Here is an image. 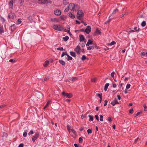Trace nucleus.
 I'll list each match as a JSON object with an SVG mask.
<instances>
[{"label":"nucleus","instance_id":"nucleus-1","mask_svg":"<svg viewBox=\"0 0 147 147\" xmlns=\"http://www.w3.org/2000/svg\"><path fill=\"white\" fill-rule=\"evenodd\" d=\"M53 28L56 30L59 31H61L63 30V27L59 25H55L53 26Z\"/></svg>","mask_w":147,"mask_h":147},{"label":"nucleus","instance_id":"nucleus-2","mask_svg":"<svg viewBox=\"0 0 147 147\" xmlns=\"http://www.w3.org/2000/svg\"><path fill=\"white\" fill-rule=\"evenodd\" d=\"M35 3L38 4H47L49 2V0H34Z\"/></svg>","mask_w":147,"mask_h":147},{"label":"nucleus","instance_id":"nucleus-3","mask_svg":"<svg viewBox=\"0 0 147 147\" xmlns=\"http://www.w3.org/2000/svg\"><path fill=\"white\" fill-rule=\"evenodd\" d=\"M83 16L84 13L81 10H79L77 13V18L79 20H81Z\"/></svg>","mask_w":147,"mask_h":147},{"label":"nucleus","instance_id":"nucleus-4","mask_svg":"<svg viewBox=\"0 0 147 147\" xmlns=\"http://www.w3.org/2000/svg\"><path fill=\"white\" fill-rule=\"evenodd\" d=\"M76 6L78 7V5H75L74 3H71L69 4L68 7L70 10L74 11V9H75L76 8Z\"/></svg>","mask_w":147,"mask_h":147},{"label":"nucleus","instance_id":"nucleus-5","mask_svg":"<svg viewBox=\"0 0 147 147\" xmlns=\"http://www.w3.org/2000/svg\"><path fill=\"white\" fill-rule=\"evenodd\" d=\"M39 136V134L38 132L35 133V135L32 138V140L33 142H34L35 140Z\"/></svg>","mask_w":147,"mask_h":147},{"label":"nucleus","instance_id":"nucleus-6","mask_svg":"<svg viewBox=\"0 0 147 147\" xmlns=\"http://www.w3.org/2000/svg\"><path fill=\"white\" fill-rule=\"evenodd\" d=\"M62 94L68 98H71L72 96V95L71 94L66 93L64 92H63Z\"/></svg>","mask_w":147,"mask_h":147},{"label":"nucleus","instance_id":"nucleus-7","mask_svg":"<svg viewBox=\"0 0 147 147\" xmlns=\"http://www.w3.org/2000/svg\"><path fill=\"white\" fill-rule=\"evenodd\" d=\"M91 28L90 27L88 26H87L86 29L85 30V32L87 34H88L91 31Z\"/></svg>","mask_w":147,"mask_h":147},{"label":"nucleus","instance_id":"nucleus-8","mask_svg":"<svg viewBox=\"0 0 147 147\" xmlns=\"http://www.w3.org/2000/svg\"><path fill=\"white\" fill-rule=\"evenodd\" d=\"M141 55L142 57L146 58L147 57V52H142L141 53Z\"/></svg>","mask_w":147,"mask_h":147},{"label":"nucleus","instance_id":"nucleus-9","mask_svg":"<svg viewBox=\"0 0 147 147\" xmlns=\"http://www.w3.org/2000/svg\"><path fill=\"white\" fill-rule=\"evenodd\" d=\"M80 46H78L74 50L78 54H79L80 53Z\"/></svg>","mask_w":147,"mask_h":147},{"label":"nucleus","instance_id":"nucleus-10","mask_svg":"<svg viewBox=\"0 0 147 147\" xmlns=\"http://www.w3.org/2000/svg\"><path fill=\"white\" fill-rule=\"evenodd\" d=\"M119 102L117 100L116 98H115V100L111 102V104L113 106L117 104H119Z\"/></svg>","mask_w":147,"mask_h":147},{"label":"nucleus","instance_id":"nucleus-11","mask_svg":"<svg viewBox=\"0 0 147 147\" xmlns=\"http://www.w3.org/2000/svg\"><path fill=\"white\" fill-rule=\"evenodd\" d=\"M61 11L60 10H56L54 11L55 14L57 16H59L61 14Z\"/></svg>","mask_w":147,"mask_h":147},{"label":"nucleus","instance_id":"nucleus-12","mask_svg":"<svg viewBox=\"0 0 147 147\" xmlns=\"http://www.w3.org/2000/svg\"><path fill=\"white\" fill-rule=\"evenodd\" d=\"M15 16V15L14 13H10L8 15V17L10 18L13 19Z\"/></svg>","mask_w":147,"mask_h":147},{"label":"nucleus","instance_id":"nucleus-13","mask_svg":"<svg viewBox=\"0 0 147 147\" xmlns=\"http://www.w3.org/2000/svg\"><path fill=\"white\" fill-rule=\"evenodd\" d=\"M79 37L80 38V41H83L85 39V38L83 35H80L79 36Z\"/></svg>","mask_w":147,"mask_h":147},{"label":"nucleus","instance_id":"nucleus-14","mask_svg":"<svg viewBox=\"0 0 147 147\" xmlns=\"http://www.w3.org/2000/svg\"><path fill=\"white\" fill-rule=\"evenodd\" d=\"M34 14L32 16H30L28 18V20L31 21L33 20V17L34 16Z\"/></svg>","mask_w":147,"mask_h":147},{"label":"nucleus","instance_id":"nucleus-15","mask_svg":"<svg viewBox=\"0 0 147 147\" xmlns=\"http://www.w3.org/2000/svg\"><path fill=\"white\" fill-rule=\"evenodd\" d=\"M68 16L70 18L72 19H74L75 18V16L71 13H69Z\"/></svg>","mask_w":147,"mask_h":147},{"label":"nucleus","instance_id":"nucleus-16","mask_svg":"<svg viewBox=\"0 0 147 147\" xmlns=\"http://www.w3.org/2000/svg\"><path fill=\"white\" fill-rule=\"evenodd\" d=\"M92 41L90 40H88V42L86 45L87 46H88L90 45H92Z\"/></svg>","mask_w":147,"mask_h":147},{"label":"nucleus","instance_id":"nucleus-17","mask_svg":"<svg viewBox=\"0 0 147 147\" xmlns=\"http://www.w3.org/2000/svg\"><path fill=\"white\" fill-rule=\"evenodd\" d=\"M13 1L12 0H11L9 2V5L11 9H12L13 8Z\"/></svg>","mask_w":147,"mask_h":147},{"label":"nucleus","instance_id":"nucleus-18","mask_svg":"<svg viewBox=\"0 0 147 147\" xmlns=\"http://www.w3.org/2000/svg\"><path fill=\"white\" fill-rule=\"evenodd\" d=\"M109 84L108 83H107L105 85L104 87V90L106 91L108 88V87L109 86Z\"/></svg>","mask_w":147,"mask_h":147},{"label":"nucleus","instance_id":"nucleus-19","mask_svg":"<svg viewBox=\"0 0 147 147\" xmlns=\"http://www.w3.org/2000/svg\"><path fill=\"white\" fill-rule=\"evenodd\" d=\"M98 92V91H96V94L100 98V99H102V94L101 93V94L97 93V92Z\"/></svg>","mask_w":147,"mask_h":147},{"label":"nucleus","instance_id":"nucleus-20","mask_svg":"<svg viewBox=\"0 0 147 147\" xmlns=\"http://www.w3.org/2000/svg\"><path fill=\"white\" fill-rule=\"evenodd\" d=\"M70 55L74 57H76V55L75 53L72 51H70Z\"/></svg>","mask_w":147,"mask_h":147},{"label":"nucleus","instance_id":"nucleus-21","mask_svg":"<svg viewBox=\"0 0 147 147\" xmlns=\"http://www.w3.org/2000/svg\"><path fill=\"white\" fill-rule=\"evenodd\" d=\"M11 30L12 31H13L16 28L15 25L13 24L11 26Z\"/></svg>","mask_w":147,"mask_h":147},{"label":"nucleus","instance_id":"nucleus-22","mask_svg":"<svg viewBox=\"0 0 147 147\" xmlns=\"http://www.w3.org/2000/svg\"><path fill=\"white\" fill-rule=\"evenodd\" d=\"M67 60L69 61V60H71L72 59V58L69 55L67 54Z\"/></svg>","mask_w":147,"mask_h":147},{"label":"nucleus","instance_id":"nucleus-23","mask_svg":"<svg viewBox=\"0 0 147 147\" xmlns=\"http://www.w3.org/2000/svg\"><path fill=\"white\" fill-rule=\"evenodd\" d=\"M49 61H47L45 62V63H44L43 65L44 67H47L49 64Z\"/></svg>","mask_w":147,"mask_h":147},{"label":"nucleus","instance_id":"nucleus-24","mask_svg":"<svg viewBox=\"0 0 147 147\" xmlns=\"http://www.w3.org/2000/svg\"><path fill=\"white\" fill-rule=\"evenodd\" d=\"M36 96L38 98H40L41 97H42V94L40 93H38L37 94Z\"/></svg>","mask_w":147,"mask_h":147},{"label":"nucleus","instance_id":"nucleus-25","mask_svg":"<svg viewBox=\"0 0 147 147\" xmlns=\"http://www.w3.org/2000/svg\"><path fill=\"white\" fill-rule=\"evenodd\" d=\"M63 39L65 41H66L69 39V37L68 36H66L65 37L63 38Z\"/></svg>","mask_w":147,"mask_h":147},{"label":"nucleus","instance_id":"nucleus-26","mask_svg":"<svg viewBox=\"0 0 147 147\" xmlns=\"http://www.w3.org/2000/svg\"><path fill=\"white\" fill-rule=\"evenodd\" d=\"M59 63L63 65H65V62L62 60H59Z\"/></svg>","mask_w":147,"mask_h":147},{"label":"nucleus","instance_id":"nucleus-27","mask_svg":"<svg viewBox=\"0 0 147 147\" xmlns=\"http://www.w3.org/2000/svg\"><path fill=\"white\" fill-rule=\"evenodd\" d=\"M63 3L65 5L68 4V0H63Z\"/></svg>","mask_w":147,"mask_h":147},{"label":"nucleus","instance_id":"nucleus-28","mask_svg":"<svg viewBox=\"0 0 147 147\" xmlns=\"http://www.w3.org/2000/svg\"><path fill=\"white\" fill-rule=\"evenodd\" d=\"M88 117L90 118V119L89 120V121H92L93 120V117L91 115H89Z\"/></svg>","mask_w":147,"mask_h":147},{"label":"nucleus","instance_id":"nucleus-29","mask_svg":"<svg viewBox=\"0 0 147 147\" xmlns=\"http://www.w3.org/2000/svg\"><path fill=\"white\" fill-rule=\"evenodd\" d=\"M50 102L51 101L50 100H49L47 103L46 105H45V106L44 107V109H45L46 108H47L48 106V105L50 104Z\"/></svg>","mask_w":147,"mask_h":147},{"label":"nucleus","instance_id":"nucleus-30","mask_svg":"<svg viewBox=\"0 0 147 147\" xmlns=\"http://www.w3.org/2000/svg\"><path fill=\"white\" fill-rule=\"evenodd\" d=\"M71 79V80L72 81H74L78 79V78L76 77H72V78H70L69 80Z\"/></svg>","mask_w":147,"mask_h":147},{"label":"nucleus","instance_id":"nucleus-31","mask_svg":"<svg viewBox=\"0 0 147 147\" xmlns=\"http://www.w3.org/2000/svg\"><path fill=\"white\" fill-rule=\"evenodd\" d=\"M146 23L145 21H143L141 24V25L142 27H144L146 26Z\"/></svg>","mask_w":147,"mask_h":147},{"label":"nucleus","instance_id":"nucleus-32","mask_svg":"<svg viewBox=\"0 0 147 147\" xmlns=\"http://www.w3.org/2000/svg\"><path fill=\"white\" fill-rule=\"evenodd\" d=\"M22 22V19H19L17 21V24H19Z\"/></svg>","mask_w":147,"mask_h":147},{"label":"nucleus","instance_id":"nucleus-33","mask_svg":"<svg viewBox=\"0 0 147 147\" xmlns=\"http://www.w3.org/2000/svg\"><path fill=\"white\" fill-rule=\"evenodd\" d=\"M15 61L16 60L13 59H11L9 60V62L11 63H14L15 62Z\"/></svg>","mask_w":147,"mask_h":147},{"label":"nucleus","instance_id":"nucleus-34","mask_svg":"<svg viewBox=\"0 0 147 147\" xmlns=\"http://www.w3.org/2000/svg\"><path fill=\"white\" fill-rule=\"evenodd\" d=\"M67 53L66 52H63L62 53V54H61V57H63L65 55H67Z\"/></svg>","mask_w":147,"mask_h":147},{"label":"nucleus","instance_id":"nucleus-35","mask_svg":"<svg viewBox=\"0 0 147 147\" xmlns=\"http://www.w3.org/2000/svg\"><path fill=\"white\" fill-rule=\"evenodd\" d=\"M87 132L88 134H91L92 133V130L89 129L87 130Z\"/></svg>","mask_w":147,"mask_h":147},{"label":"nucleus","instance_id":"nucleus-36","mask_svg":"<svg viewBox=\"0 0 147 147\" xmlns=\"http://www.w3.org/2000/svg\"><path fill=\"white\" fill-rule=\"evenodd\" d=\"M143 107H144V110L145 111H146L147 110V107L146 104H144L143 105Z\"/></svg>","mask_w":147,"mask_h":147},{"label":"nucleus","instance_id":"nucleus-37","mask_svg":"<svg viewBox=\"0 0 147 147\" xmlns=\"http://www.w3.org/2000/svg\"><path fill=\"white\" fill-rule=\"evenodd\" d=\"M86 59V56L84 55H83L81 59L82 60L84 61Z\"/></svg>","mask_w":147,"mask_h":147},{"label":"nucleus","instance_id":"nucleus-38","mask_svg":"<svg viewBox=\"0 0 147 147\" xmlns=\"http://www.w3.org/2000/svg\"><path fill=\"white\" fill-rule=\"evenodd\" d=\"M100 31H99V30L98 29H96V32H95L96 34H100Z\"/></svg>","mask_w":147,"mask_h":147},{"label":"nucleus","instance_id":"nucleus-39","mask_svg":"<svg viewBox=\"0 0 147 147\" xmlns=\"http://www.w3.org/2000/svg\"><path fill=\"white\" fill-rule=\"evenodd\" d=\"M93 47L92 46H90L89 47H88L87 48V49L88 50H91V49H93Z\"/></svg>","mask_w":147,"mask_h":147},{"label":"nucleus","instance_id":"nucleus-40","mask_svg":"<svg viewBox=\"0 0 147 147\" xmlns=\"http://www.w3.org/2000/svg\"><path fill=\"white\" fill-rule=\"evenodd\" d=\"M130 85L129 84H127L126 86V89H128L130 87Z\"/></svg>","mask_w":147,"mask_h":147},{"label":"nucleus","instance_id":"nucleus-41","mask_svg":"<svg viewBox=\"0 0 147 147\" xmlns=\"http://www.w3.org/2000/svg\"><path fill=\"white\" fill-rule=\"evenodd\" d=\"M57 50H58L63 51L64 50L63 47H58L57 48Z\"/></svg>","mask_w":147,"mask_h":147},{"label":"nucleus","instance_id":"nucleus-42","mask_svg":"<svg viewBox=\"0 0 147 147\" xmlns=\"http://www.w3.org/2000/svg\"><path fill=\"white\" fill-rule=\"evenodd\" d=\"M100 121H103V116L102 115H100Z\"/></svg>","mask_w":147,"mask_h":147},{"label":"nucleus","instance_id":"nucleus-43","mask_svg":"<svg viewBox=\"0 0 147 147\" xmlns=\"http://www.w3.org/2000/svg\"><path fill=\"white\" fill-rule=\"evenodd\" d=\"M118 11V9H116L114 10L113 13H112L111 15L115 14L116 13V11Z\"/></svg>","mask_w":147,"mask_h":147},{"label":"nucleus","instance_id":"nucleus-44","mask_svg":"<svg viewBox=\"0 0 147 147\" xmlns=\"http://www.w3.org/2000/svg\"><path fill=\"white\" fill-rule=\"evenodd\" d=\"M116 44V42L115 41H113L110 44V45H114Z\"/></svg>","mask_w":147,"mask_h":147},{"label":"nucleus","instance_id":"nucleus-45","mask_svg":"<svg viewBox=\"0 0 147 147\" xmlns=\"http://www.w3.org/2000/svg\"><path fill=\"white\" fill-rule=\"evenodd\" d=\"M83 141L82 138L81 137H80L79 139V143H81Z\"/></svg>","mask_w":147,"mask_h":147},{"label":"nucleus","instance_id":"nucleus-46","mask_svg":"<svg viewBox=\"0 0 147 147\" xmlns=\"http://www.w3.org/2000/svg\"><path fill=\"white\" fill-rule=\"evenodd\" d=\"M33 134V131L32 130H31L30 132L28 133V135L30 136L31 134Z\"/></svg>","mask_w":147,"mask_h":147},{"label":"nucleus","instance_id":"nucleus-47","mask_svg":"<svg viewBox=\"0 0 147 147\" xmlns=\"http://www.w3.org/2000/svg\"><path fill=\"white\" fill-rule=\"evenodd\" d=\"M27 132H24L23 136L24 137H26L27 135Z\"/></svg>","mask_w":147,"mask_h":147},{"label":"nucleus","instance_id":"nucleus-48","mask_svg":"<svg viewBox=\"0 0 147 147\" xmlns=\"http://www.w3.org/2000/svg\"><path fill=\"white\" fill-rule=\"evenodd\" d=\"M115 73L114 71L112 72L111 73V77H113L114 76V75H115Z\"/></svg>","mask_w":147,"mask_h":147},{"label":"nucleus","instance_id":"nucleus-49","mask_svg":"<svg viewBox=\"0 0 147 147\" xmlns=\"http://www.w3.org/2000/svg\"><path fill=\"white\" fill-rule=\"evenodd\" d=\"M107 102H108V101L107 100H105V104H104V106H106L107 105Z\"/></svg>","mask_w":147,"mask_h":147},{"label":"nucleus","instance_id":"nucleus-50","mask_svg":"<svg viewBox=\"0 0 147 147\" xmlns=\"http://www.w3.org/2000/svg\"><path fill=\"white\" fill-rule=\"evenodd\" d=\"M96 81V79L95 78H94L92 79H91L92 82H95Z\"/></svg>","mask_w":147,"mask_h":147},{"label":"nucleus","instance_id":"nucleus-51","mask_svg":"<svg viewBox=\"0 0 147 147\" xmlns=\"http://www.w3.org/2000/svg\"><path fill=\"white\" fill-rule=\"evenodd\" d=\"M69 7H68V8H66L65 10H64V11L65 12H67L68 11H69Z\"/></svg>","mask_w":147,"mask_h":147},{"label":"nucleus","instance_id":"nucleus-52","mask_svg":"<svg viewBox=\"0 0 147 147\" xmlns=\"http://www.w3.org/2000/svg\"><path fill=\"white\" fill-rule=\"evenodd\" d=\"M95 118H96V119L98 121L99 120V117H98V115H96L95 116Z\"/></svg>","mask_w":147,"mask_h":147},{"label":"nucleus","instance_id":"nucleus-53","mask_svg":"<svg viewBox=\"0 0 147 147\" xmlns=\"http://www.w3.org/2000/svg\"><path fill=\"white\" fill-rule=\"evenodd\" d=\"M129 77H125L124 79V81H127L129 79Z\"/></svg>","mask_w":147,"mask_h":147},{"label":"nucleus","instance_id":"nucleus-54","mask_svg":"<svg viewBox=\"0 0 147 147\" xmlns=\"http://www.w3.org/2000/svg\"><path fill=\"white\" fill-rule=\"evenodd\" d=\"M117 97L118 99L119 100H120V99H121V97H120V96L119 95H117Z\"/></svg>","mask_w":147,"mask_h":147},{"label":"nucleus","instance_id":"nucleus-55","mask_svg":"<svg viewBox=\"0 0 147 147\" xmlns=\"http://www.w3.org/2000/svg\"><path fill=\"white\" fill-rule=\"evenodd\" d=\"M70 131H72L74 133H75L76 132V131L72 129H71L70 130Z\"/></svg>","mask_w":147,"mask_h":147},{"label":"nucleus","instance_id":"nucleus-56","mask_svg":"<svg viewBox=\"0 0 147 147\" xmlns=\"http://www.w3.org/2000/svg\"><path fill=\"white\" fill-rule=\"evenodd\" d=\"M5 105H2L0 106V108L1 109L4 107Z\"/></svg>","mask_w":147,"mask_h":147},{"label":"nucleus","instance_id":"nucleus-57","mask_svg":"<svg viewBox=\"0 0 147 147\" xmlns=\"http://www.w3.org/2000/svg\"><path fill=\"white\" fill-rule=\"evenodd\" d=\"M141 113H142V112H138L136 114V116H138L139 115H140Z\"/></svg>","mask_w":147,"mask_h":147},{"label":"nucleus","instance_id":"nucleus-58","mask_svg":"<svg viewBox=\"0 0 147 147\" xmlns=\"http://www.w3.org/2000/svg\"><path fill=\"white\" fill-rule=\"evenodd\" d=\"M23 144H21L19 145L18 147H23Z\"/></svg>","mask_w":147,"mask_h":147},{"label":"nucleus","instance_id":"nucleus-59","mask_svg":"<svg viewBox=\"0 0 147 147\" xmlns=\"http://www.w3.org/2000/svg\"><path fill=\"white\" fill-rule=\"evenodd\" d=\"M108 120L110 121H112V120H111L110 117H108Z\"/></svg>","mask_w":147,"mask_h":147},{"label":"nucleus","instance_id":"nucleus-60","mask_svg":"<svg viewBox=\"0 0 147 147\" xmlns=\"http://www.w3.org/2000/svg\"><path fill=\"white\" fill-rule=\"evenodd\" d=\"M113 88H115L117 86V85L115 84H113Z\"/></svg>","mask_w":147,"mask_h":147},{"label":"nucleus","instance_id":"nucleus-61","mask_svg":"<svg viewBox=\"0 0 147 147\" xmlns=\"http://www.w3.org/2000/svg\"><path fill=\"white\" fill-rule=\"evenodd\" d=\"M67 128L68 130V131H70V130L71 129H69V126L68 125H67Z\"/></svg>","mask_w":147,"mask_h":147},{"label":"nucleus","instance_id":"nucleus-62","mask_svg":"<svg viewBox=\"0 0 147 147\" xmlns=\"http://www.w3.org/2000/svg\"><path fill=\"white\" fill-rule=\"evenodd\" d=\"M4 32V31L2 30L1 29V28L0 31V34H1L2 33H3Z\"/></svg>","mask_w":147,"mask_h":147},{"label":"nucleus","instance_id":"nucleus-63","mask_svg":"<svg viewBox=\"0 0 147 147\" xmlns=\"http://www.w3.org/2000/svg\"><path fill=\"white\" fill-rule=\"evenodd\" d=\"M133 111V109H131L129 110V113H131Z\"/></svg>","mask_w":147,"mask_h":147},{"label":"nucleus","instance_id":"nucleus-64","mask_svg":"<svg viewBox=\"0 0 147 147\" xmlns=\"http://www.w3.org/2000/svg\"><path fill=\"white\" fill-rule=\"evenodd\" d=\"M74 145L75 147H79L78 145L76 144H74Z\"/></svg>","mask_w":147,"mask_h":147}]
</instances>
